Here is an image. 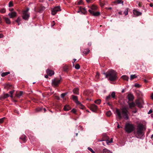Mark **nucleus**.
Listing matches in <instances>:
<instances>
[{
    "mask_svg": "<svg viewBox=\"0 0 153 153\" xmlns=\"http://www.w3.org/2000/svg\"><path fill=\"white\" fill-rule=\"evenodd\" d=\"M111 99V97L110 95H109L108 96L106 97L105 98V101L106 102H108Z\"/></svg>",
    "mask_w": 153,
    "mask_h": 153,
    "instance_id": "nucleus-24",
    "label": "nucleus"
},
{
    "mask_svg": "<svg viewBox=\"0 0 153 153\" xmlns=\"http://www.w3.org/2000/svg\"><path fill=\"white\" fill-rule=\"evenodd\" d=\"M20 139L22 140V142L24 143L26 141V136L25 135H22L20 137Z\"/></svg>",
    "mask_w": 153,
    "mask_h": 153,
    "instance_id": "nucleus-17",
    "label": "nucleus"
},
{
    "mask_svg": "<svg viewBox=\"0 0 153 153\" xmlns=\"http://www.w3.org/2000/svg\"><path fill=\"white\" fill-rule=\"evenodd\" d=\"M152 112V110L151 109H150L149 111L148 112V114H151Z\"/></svg>",
    "mask_w": 153,
    "mask_h": 153,
    "instance_id": "nucleus-52",
    "label": "nucleus"
},
{
    "mask_svg": "<svg viewBox=\"0 0 153 153\" xmlns=\"http://www.w3.org/2000/svg\"><path fill=\"white\" fill-rule=\"evenodd\" d=\"M5 119V117H3L1 119H0V123H2L4 120Z\"/></svg>",
    "mask_w": 153,
    "mask_h": 153,
    "instance_id": "nucleus-43",
    "label": "nucleus"
},
{
    "mask_svg": "<svg viewBox=\"0 0 153 153\" xmlns=\"http://www.w3.org/2000/svg\"><path fill=\"white\" fill-rule=\"evenodd\" d=\"M29 10V8H27V9L25 10H24L23 12H25L26 13H28V12Z\"/></svg>",
    "mask_w": 153,
    "mask_h": 153,
    "instance_id": "nucleus-46",
    "label": "nucleus"
},
{
    "mask_svg": "<svg viewBox=\"0 0 153 153\" xmlns=\"http://www.w3.org/2000/svg\"><path fill=\"white\" fill-rule=\"evenodd\" d=\"M111 96L113 98H114L115 97V93L114 92H113L111 94Z\"/></svg>",
    "mask_w": 153,
    "mask_h": 153,
    "instance_id": "nucleus-36",
    "label": "nucleus"
},
{
    "mask_svg": "<svg viewBox=\"0 0 153 153\" xmlns=\"http://www.w3.org/2000/svg\"><path fill=\"white\" fill-rule=\"evenodd\" d=\"M61 10L59 6L55 7L51 10V13L52 15H54L58 12L60 11Z\"/></svg>",
    "mask_w": 153,
    "mask_h": 153,
    "instance_id": "nucleus-6",
    "label": "nucleus"
},
{
    "mask_svg": "<svg viewBox=\"0 0 153 153\" xmlns=\"http://www.w3.org/2000/svg\"><path fill=\"white\" fill-rule=\"evenodd\" d=\"M125 129L126 132L130 133L133 131L134 128L133 125L128 123L126 125Z\"/></svg>",
    "mask_w": 153,
    "mask_h": 153,
    "instance_id": "nucleus-5",
    "label": "nucleus"
},
{
    "mask_svg": "<svg viewBox=\"0 0 153 153\" xmlns=\"http://www.w3.org/2000/svg\"><path fill=\"white\" fill-rule=\"evenodd\" d=\"M13 6V4L12 1H10L9 3V7H11Z\"/></svg>",
    "mask_w": 153,
    "mask_h": 153,
    "instance_id": "nucleus-37",
    "label": "nucleus"
},
{
    "mask_svg": "<svg viewBox=\"0 0 153 153\" xmlns=\"http://www.w3.org/2000/svg\"><path fill=\"white\" fill-rule=\"evenodd\" d=\"M42 109V108H37L36 109V111H41Z\"/></svg>",
    "mask_w": 153,
    "mask_h": 153,
    "instance_id": "nucleus-47",
    "label": "nucleus"
},
{
    "mask_svg": "<svg viewBox=\"0 0 153 153\" xmlns=\"http://www.w3.org/2000/svg\"><path fill=\"white\" fill-rule=\"evenodd\" d=\"M111 114V112L110 111H108L106 113V114L107 116H110Z\"/></svg>",
    "mask_w": 153,
    "mask_h": 153,
    "instance_id": "nucleus-35",
    "label": "nucleus"
},
{
    "mask_svg": "<svg viewBox=\"0 0 153 153\" xmlns=\"http://www.w3.org/2000/svg\"><path fill=\"white\" fill-rule=\"evenodd\" d=\"M88 149L92 153H95V152L93 151V150L91 148L88 147Z\"/></svg>",
    "mask_w": 153,
    "mask_h": 153,
    "instance_id": "nucleus-40",
    "label": "nucleus"
},
{
    "mask_svg": "<svg viewBox=\"0 0 153 153\" xmlns=\"http://www.w3.org/2000/svg\"><path fill=\"white\" fill-rule=\"evenodd\" d=\"M79 89L78 88H75L73 90V92L74 94H78L79 92H78Z\"/></svg>",
    "mask_w": 153,
    "mask_h": 153,
    "instance_id": "nucleus-19",
    "label": "nucleus"
},
{
    "mask_svg": "<svg viewBox=\"0 0 153 153\" xmlns=\"http://www.w3.org/2000/svg\"><path fill=\"white\" fill-rule=\"evenodd\" d=\"M103 153H112L107 149L105 148L103 150Z\"/></svg>",
    "mask_w": 153,
    "mask_h": 153,
    "instance_id": "nucleus-21",
    "label": "nucleus"
},
{
    "mask_svg": "<svg viewBox=\"0 0 153 153\" xmlns=\"http://www.w3.org/2000/svg\"><path fill=\"white\" fill-rule=\"evenodd\" d=\"M54 25H55L54 21H53V22L51 23V27H53V26H54Z\"/></svg>",
    "mask_w": 153,
    "mask_h": 153,
    "instance_id": "nucleus-50",
    "label": "nucleus"
},
{
    "mask_svg": "<svg viewBox=\"0 0 153 153\" xmlns=\"http://www.w3.org/2000/svg\"><path fill=\"white\" fill-rule=\"evenodd\" d=\"M3 37V35L2 34H0V38H1Z\"/></svg>",
    "mask_w": 153,
    "mask_h": 153,
    "instance_id": "nucleus-53",
    "label": "nucleus"
},
{
    "mask_svg": "<svg viewBox=\"0 0 153 153\" xmlns=\"http://www.w3.org/2000/svg\"><path fill=\"white\" fill-rule=\"evenodd\" d=\"M105 76L106 78L111 81H114L117 79L116 72L114 70H109L106 73L103 72L102 73Z\"/></svg>",
    "mask_w": 153,
    "mask_h": 153,
    "instance_id": "nucleus-2",
    "label": "nucleus"
},
{
    "mask_svg": "<svg viewBox=\"0 0 153 153\" xmlns=\"http://www.w3.org/2000/svg\"><path fill=\"white\" fill-rule=\"evenodd\" d=\"M101 100L100 99L94 101V102L97 104H100V103Z\"/></svg>",
    "mask_w": 153,
    "mask_h": 153,
    "instance_id": "nucleus-31",
    "label": "nucleus"
},
{
    "mask_svg": "<svg viewBox=\"0 0 153 153\" xmlns=\"http://www.w3.org/2000/svg\"><path fill=\"white\" fill-rule=\"evenodd\" d=\"M23 94V92L22 91H20L18 93H17L16 96V97H18V98H20V97Z\"/></svg>",
    "mask_w": 153,
    "mask_h": 153,
    "instance_id": "nucleus-20",
    "label": "nucleus"
},
{
    "mask_svg": "<svg viewBox=\"0 0 153 153\" xmlns=\"http://www.w3.org/2000/svg\"><path fill=\"white\" fill-rule=\"evenodd\" d=\"M128 103L129 105V108H130L134 107L136 105L133 102L131 103L128 102Z\"/></svg>",
    "mask_w": 153,
    "mask_h": 153,
    "instance_id": "nucleus-15",
    "label": "nucleus"
},
{
    "mask_svg": "<svg viewBox=\"0 0 153 153\" xmlns=\"http://www.w3.org/2000/svg\"><path fill=\"white\" fill-rule=\"evenodd\" d=\"M10 73L9 72H6L5 73H3L1 74V76L2 77H4V76H5L9 74H10Z\"/></svg>",
    "mask_w": 153,
    "mask_h": 153,
    "instance_id": "nucleus-23",
    "label": "nucleus"
},
{
    "mask_svg": "<svg viewBox=\"0 0 153 153\" xmlns=\"http://www.w3.org/2000/svg\"><path fill=\"white\" fill-rule=\"evenodd\" d=\"M128 98L129 101H132L134 99V97L132 94H129L128 95Z\"/></svg>",
    "mask_w": 153,
    "mask_h": 153,
    "instance_id": "nucleus-14",
    "label": "nucleus"
},
{
    "mask_svg": "<svg viewBox=\"0 0 153 153\" xmlns=\"http://www.w3.org/2000/svg\"><path fill=\"white\" fill-rule=\"evenodd\" d=\"M14 112L16 113H17V114H19V112L17 110H15Z\"/></svg>",
    "mask_w": 153,
    "mask_h": 153,
    "instance_id": "nucleus-54",
    "label": "nucleus"
},
{
    "mask_svg": "<svg viewBox=\"0 0 153 153\" xmlns=\"http://www.w3.org/2000/svg\"><path fill=\"white\" fill-rule=\"evenodd\" d=\"M46 72L48 75L50 76H51L54 74V72L53 71L49 69L47 70Z\"/></svg>",
    "mask_w": 153,
    "mask_h": 153,
    "instance_id": "nucleus-12",
    "label": "nucleus"
},
{
    "mask_svg": "<svg viewBox=\"0 0 153 153\" xmlns=\"http://www.w3.org/2000/svg\"><path fill=\"white\" fill-rule=\"evenodd\" d=\"M45 78H47L48 77V76L47 75H46L45 76Z\"/></svg>",
    "mask_w": 153,
    "mask_h": 153,
    "instance_id": "nucleus-60",
    "label": "nucleus"
},
{
    "mask_svg": "<svg viewBox=\"0 0 153 153\" xmlns=\"http://www.w3.org/2000/svg\"><path fill=\"white\" fill-rule=\"evenodd\" d=\"M133 13L137 16H139L142 14L141 12L135 10H133Z\"/></svg>",
    "mask_w": 153,
    "mask_h": 153,
    "instance_id": "nucleus-16",
    "label": "nucleus"
},
{
    "mask_svg": "<svg viewBox=\"0 0 153 153\" xmlns=\"http://www.w3.org/2000/svg\"><path fill=\"white\" fill-rule=\"evenodd\" d=\"M97 8V7L96 6L93 5L88 10V11L93 16H98L100 15V13L98 12H95V11Z\"/></svg>",
    "mask_w": 153,
    "mask_h": 153,
    "instance_id": "nucleus-4",
    "label": "nucleus"
},
{
    "mask_svg": "<svg viewBox=\"0 0 153 153\" xmlns=\"http://www.w3.org/2000/svg\"><path fill=\"white\" fill-rule=\"evenodd\" d=\"M144 82H148V81H147L145 79L144 80Z\"/></svg>",
    "mask_w": 153,
    "mask_h": 153,
    "instance_id": "nucleus-62",
    "label": "nucleus"
},
{
    "mask_svg": "<svg viewBox=\"0 0 153 153\" xmlns=\"http://www.w3.org/2000/svg\"><path fill=\"white\" fill-rule=\"evenodd\" d=\"M124 92V89H123V90L122 91V93H123Z\"/></svg>",
    "mask_w": 153,
    "mask_h": 153,
    "instance_id": "nucleus-63",
    "label": "nucleus"
},
{
    "mask_svg": "<svg viewBox=\"0 0 153 153\" xmlns=\"http://www.w3.org/2000/svg\"><path fill=\"white\" fill-rule=\"evenodd\" d=\"M89 51H90L88 49H86L84 50V51L83 52V53L84 54H87L89 53Z\"/></svg>",
    "mask_w": 153,
    "mask_h": 153,
    "instance_id": "nucleus-29",
    "label": "nucleus"
},
{
    "mask_svg": "<svg viewBox=\"0 0 153 153\" xmlns=\"http://www.w3.org/2000/svg\"><path fill=\"white\" fill-rule=\"evenodd\" d=\"M121 78H122L123 79L128 81L129 78L126 75H123L121 76Z\"/></svg>",
    "mask_w": 153,
    "mask_h": 153,
    "instance_id": "nucleus-22",
    "label": "nucleus"
},
{
    "mask_svg": "<svg viewBox=\"0 0 153 153\" xmlns=\"http://www.w3.org/2000/svg\"><path fill=\"white\" fill-rule=\"evenodd\" d=\"M128 109L126 106L123 108L121 110L117 109L116 111V116L119 119H121L122 117L126 120L128 119Z\"/></svg>",
    "mask_w": 153,
    "mask_h": 153,
    "instance_id": "nucleus-1",
    "label": "nucleus"
},
{
    "mask_svg": "<svg viewBox=\"0 0 153 153\" xmlns=\"http://www.w3.org/2000/svg\"><path fill=\"white\" fill-rule=\"evenodd\" d=\"M14 90L11 91H10L9 93L11 94H13V93H14Z\"/></svg>",
    "mask_w": 153,
    "mask_h": 153,
    "instance_id": "nucleus-51",
    "label": "nucleus"
},
{
    "mask_svg": "<svg viewBox=\"0 0 153 153\" xmlns=\"http://www.w3.org/2000/svg\"><path fill=\"white\" fill-rule=\"evenodd\" d=\"M10 96L9 94H4L3 96V99L7 98Z\"/></svg>",
    "mask_w": 153,
    "mask_h": 153,
    "instance_id": "nucleus-33",
    "label": "nucleus"
},
{
    "mask_svg": "<svg viewBox=\"0 0 153 153\" xmlns=\"http://www.w3.org/2000/svg\"><path fill=\"white\" fill-rule=\"evenodd\" d=\"M67 94V93H65L62 94H61V97L62 98H63L64 96H65Z\"/></svg>",
    "mask_w": 153,
    "mask_h": 153,
    "instance_id": "nucleus-42",
    "label": "nucleus"
},
{
    "mask_svg": "<svg viewBox=\"0 0 153 153\" xmlns=\"http://www.w3.org/2000/svg\"><path fill=\"white\" fill-rule=\"evenodd\" d=\"M151 98L152 99H153V93L151 95Z\"/></svg>",
    "mask_w": 153,
    "mask_h": 153,
    "instance_id": "nucleus-56",
    "label": "nucleus"
},
{
    "mask_svg": "<svg viewBox=\"0 0 153 153\" xmlns=\"http://www.w3.org/2000/svg\"><path fill=\"white\" fill-rule=\"evenodd\" d=\"M71 109V108L68 105H65L64 107V110L65 111H68Z\"/></svg>",
    "mask_w": 153,
    "mask_h": 153,
    "instance_id": "nucleus-18",
    "label": "nucleus"
},
{
    "mask_svg": "<svg viewBox=\"0 0 153 153\" xmlns=\"http://www.w3.org/2000/svg\"><path fill=\"white\" fill-rule=\"evenodd\" d=\"M118 14L120 15H122V12H121V11L119 12H118Z\"/></svg>",
    "mask_w": 153,
    "mask_h": 153,
    "instance_id": "nucleus-57",
    "label": "nucleus"
},
{
    "mask_svg": "<svg viewBox=\"0 0 153 153\" xmlns=\"http://www.w3.org/2000/svg\"><path fill=\"white\" fill-rule=\"evenodd\" d=\"M8 15L10 18H13L16 16V13L15 12H12L9 13L8 14Z\"/></svg>",
    "mask_w": 153,
    "mask_h": 153,
    "instance_id": "nucleus-11",
    "label": "nucleus"
},
{
    "mask_svg": "<svg viewBox=\"0 0 153 153\" xmlns=\"http://www.w3.org/2000/svg\"><path fill=\"white\" fill-rule=\"evenodd\" d=\"M137 77V76L135 74L131 75L130 76V79L131 80H132L134 79Z\"/></svg>",
    "mask_w": 153,
    "mask_h": 153,
    "instance_id": "nucleus-26",
    "label": "nucleus"
},
{
    "mask_svg": "<svg viewBox=\"0 0 153 153\" xmlns=\"http://www.w3.org/2000/svg\"><path fill=\"white\" fill-rule=\"evenodd\" d=\"M5 12V10L4 9H2L0 10V12L1 13H4Z\"/></svg>",
    "mask_w": 153,
    "mask_h": 153,
    "instance_id": "nucleus-44",
    "label": "nucleus"
},
{
    "mask_svg": "<svg viewBox=\"0 0 153 153\" xmlns=\"http://www.w3.org/2000/svg\"><path fill=\"white\" fill-rule=\"evenodd\" d=\"M75 68L77 69H79L80 68V66L78 64H77L75 65Z\"/></svg>",
    "mask_w": 153,
    "mask_h": 153,
    "instance_id": "nucleus-38",
    "label": "nucleus"
},
{
    "mask_svg": "<svg viewBox=\"0 0 153 153\" xmlns=\"http://www.w3.org/2000/svg\"><path fill=\"white\" fill-rule=\"evenodd\" d=\"M63 68L64 71L65 72H66L68 70V68L67 66H65Z\"/></svg>",
    "mask_w": 153,
    "mask_h": 153,
    "instance_id": "nucleus-39",
    "label": "nucleus"
},
{
    "mask_svg": "<svg viewBox=\"0 0 153 153\" xmlns=\"http://www.w3.org/2000/svg\"><path fill=\"white\" fill-rule=\"evenodd\" d=\"M45 9V7H41L39 10V12L40 13H42L43 11Z\"/></svg>",
    "mask_w": 153,
    "mask_h": 153,
    "instance_id": "nucleus-28",
    "label": "nucleus"
},
{
    "mask_svg": "<svg viewBox=\"0 0 153 153\" xmlns=\"http://www.w3.org/2000/svg\"><path fill=\"white\" fill-rule=\"evenodd\" d=\"M60 80L59 79H55L52 80L53 85L56 86H58L60 82Z\"/></svg>",
    "mask_w": 153,
    "mask_h": 153,
    "instance_id": "nucleus-7",
    "label": "nucleus"
},
{
    "mask_svg": "<svg viewBox=\"0 0 153 153\" xmlns=\"http://www.w3.org/2000/svg\"><path fill=\"white\" fill-rule=\"evenodd\" d=\"M82 3V0H80L79 1H78L77 3V5H80Z\"/></svg>",
    "mask_w": 153,
    "mask_h": 153,
    "instance_id": "nucleus-45",
    "label": "nucleus"
},
{
    "mask_svg": "<svg viewBox=\"0 0 153 153\" xmlns=\"http://www.w3.org/2000/svg\"><path fill=\"white\" fill-rule=\"evenodd\" d=\"M117 123V124H118V125H117V127L118 128H120V126H119V124L118 123Z\"/></svg>",
    "mask_w": 153,
    "mask_h": 153,
    "instance_id": "nucleus-58",
    "label": "nucleus"
},
{
    "mask_svg": "<svg viewBox=\"0 0 153 153\" xmlns=\"http://www.w3.org/2000/svg\"><path fill=\"white\" fill-rule=\"evenodd\" d=\"M72 98L73 100L75 101V102H76V103L78 104V105H81L80 103L78 100H77V98L76 96H74L73 95L72 96Z\"/></svg>",
    "mask_w": 153,
    "mask_h": 153,
    "instance_id": "nucleus-13",
    "label": "nucleus"
},
{
    "mask_svg": "<svg viewBox=\"0 0 153 153\" xmlns=\"http://www.w3.org/2000/svg\"><path fill=\"white\" fill-rule=\"evenodd\" d=\"M30 17V15L28 13L23 12L22 18L25 20H27Z\"/></svg>",
    "mask_w": 153,
    "mask_h": 153,
    "instance_id": "nucleus-9",
    "label": "nucleus"
},
{
    "mask_svg": "<svg viewBox=\"0 0 153 153\" xmlns=\"http://www.w3.org/2000/svg\"><path fill=\"white\" fill-rule=\"evenodd\" d=\"M2 98H3V97H2V96L0 97V100H1Z\"/></svg>",
    "mask_w": 153,
    "mask_h": 153,
    "instance_id": "nucleus-61",
    "label": "nucleus"
},
{
    "mask_svg": "<svg viewBox=\"0 0 153 153\" xmlns=\"http://www.w3.org/2000/svg\"><path fill=\"white\" fill-rule=\"evenodd\" d=\"M20 21V19L19 18H18L17 19V20H16V22H17V23H18V22H19Z\"/></svg>",
    "mask_w": 153,
    "mask_h": 153,
    "instance_id": "nucleus-49",
    "label": "nucleus"
},
{
    "mask_svg": "<svg viewBox=\"0 0 153 153\" xmlns=\"http://www.w3.org/2000/svg\"><path fill=\"white\" fill-rule=\"evenodd\" d=\"M71 112H73L74 113H75L76 112V111L75 109H73L71 111Z\"/></svg>",
    "mask_w": 153,
    "mask_h": 153,
    "instance_id": "nucleus-48",
    "label": "nucleus"
},
{
    "mask_svg": "<svg viewBox=\"0 0 153 153\" xmlns=\"http://www.w3.org/2000/svg\"><path fill=\"white\" fill-rule=\"evenodd\" d=\"M4 19L6 23L8 24H10V20L8 18H5Z\"/></svg>",
    "mask_w": 153,
    "mask_h": 153,
    "instance_id": "nucleus-25",
    "label": "nucleus"
},
{
    "mask_svg": "<svg viewBox=\"0 0 153 153\" xmlns=\"http://www.w3.org/2000/svg\"><path fill=\"white\" fill-rule=\"evenodd\" d=\"M114 3H117L118 4H119L120 3H122V4H123V1H122L121 0H117L115 1L114 2Z\"/></svg>",
    "mask_w": 153,
    "mask_h": 153,
    "instance_id": "nucleus-30",
    "label": "nucleus"
},
{
    "mask_svg": "<svg viewBox=\"0 0 153 153\" xmlns=\"http://www.w3.org/2000/svg\"><path fill=\"white\" fill-rule=\"evenodd\" d=\"M134 86L137 88H139L140 87V85L137 83H136L134 85Z\"/></svg>",
    "mask_w": 153,
    "mask_h": 153,
    "instance_id": "nucleus-41",
    "label": "nucleus"
},
{
    "mask_svg": "<svg viewBox=\"0 0 153 153\" xmlns=\"http://www.w3.org/2000/svg\"><path fill=\"white\" fill-rule=\"evenodd\" d=\"M135 102L137 106L139 108H142L143 107V100H136Z\"/></svg>",
    "mask_w": 153,
    "mask_h": 153,
    "instance_id": "nucleus-8",
    "label": "nucleus"
},
{
    "mask_svg": "<svg viewBox=\"0 0 153 153\" xmlns=\"http://www.w3.org/2000/svg\"><path fill=\"white\" fill-rule=\"evenodd\" d=\"M106 142L107 143V144H108L109 143H111L112 142L113 140L111 138V139L110 140H107L106 141Z\"/></svg>",
    "mask_w": 153,
    "mask_h": 153,
    "instance_id": "nucleus-32",
    "label": "nucleus"
},
{
    "mask_svg": "<svg viewBox=\"0 0 153 153\" xmlns=\"http://www.w3.org/2000/svg\"><path fill=\"white\" fill-rule=\"evenodd\" d=\"M82 8L81 7H79V10H80V11H82Z\"/></svg>",
    "mask_w": 153,
    "mask_h": 153,
    "instance_id": "nucleus-59",
    "label": "nucleus"
},
{
    "mask_svg": "<svg viewBox=\"0 0 153 153\" xmlns=\"http://www.w3.org/2000/svg\"><path fill=\"white\" fill-rule=\"evenodd\" d=\"M128 9H129L128 8H126L125 9L124 12V13L125 14V16H126L128 15Z\"/></svg>",
    "mask_w": 153,
    "mask_h": 153,
    "instance_id": "nucleus-27",
    "label": "nucleus"
},
{
    "mask_svg": "<svg viewBox=\"0 0 153 153\" xmlns=\"http://www.w3.org/2000/svg\"><path fill=\"white\" fill-rule=\"evenodd\" d=\"M91 110L93 112H95L97 110V106L94 104H92L90 106Z\"/></svg>",
    "mask_w": 153,
    "mask_h": 153,
    "instance_id": "nucleus-10",
    "label": "nucleus"
},
{
    "mask_svg": "<svg viewBox=\"0 0 153 153\" xmlns=\"http://www.w3.org/2000/svg\"><path fill=\"white\" fill-rule=\"evenodd\" d=\"M99 76H100L98 72H97L96 73V74L95 76L96 79H99Z\"/></svg>",
    "mask_w": 153,
    "mask_h": 153,
    "instance_id": "nucleus-34",
    "label": "nucleus"
},
{
    "mask_svg": "<svg viewBox=\"0 0 153 153\" xmlns=\"http://www.w3.org/2000/svg\"><path fill=\"white\" fill-rule=\"evenodd\" d=\"M144 126L143 125H139L137 127L136 131L134 132L136 137L141 138L144 135L143 132Z\"/></svg>",
    "mask_w": 153,
    "mask_h": 153,
    "instance_id": "nucleus-3",
    "label": "nucleus"
},
{
    "mask_svg": "<svg viewBox=\"0 0 153 153\" xmlns=\"http://www.w3.org/2000/svg\"><path fill=\"white\" fill-rule=\"evenodd\" d=\"M14 9L13 8H12V9H9V10L11 12H12V11H13V10Z\"/></svg>",
    "mask_w": 153,
    "mask_h": 153,
    "instance_id": "nucleus-55",
    "label": "nucleus"
},
{
    "mask_svg": "<svg viewBox=\"0 0 153 153\" xmlns=\"http://www.w3.org/2000/svg\"><path fill=\"white\" fill-rule=\"evenodd\" d=\"M150 6L151 7H152L153 6V4H150Z\"/></svg>",
    "mask_w": 153,
    "mask_h": 153,
    "instance_id": "nucleus-64",
    "label": "nucleus"
}]
</instances>
